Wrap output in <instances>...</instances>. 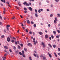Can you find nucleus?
Wrapping results in <instances>:
<instances>
[{
    "label": "nucleus",
    "instance_id": "f257e3e1",
    "mask_svg": "<svg viewBox=\"0 0 60 60\" xmlns=\"http://www.w3.org/2000/svg\"><path fill=\"white\" fill-rule=\"evenodd\" d=\"M7 38V41L8 42H11V39H10L9 37H8V38Z\"/></svg>",
    "mask_w": 60,
    "mask_h": 60
},
{
    "label": "nucleus",
    "instance_id": "f03ea898",
    "mask_svg": "<svg viewBox=\"0 0 60 60\" xmlns=\"http://www.w3.org/2000/svg\"><path fill=\"white\" fill-rule=\"evenodd\" d=\"M56 21H57V18L56 17L55 18V20H54V23L56 24Z\"/></svg>",
    "mask_w": 60,
    "mask_h": 60
},
{
    "label": "nucleus",
    "instance_id": "7ed1b4c3",
    "mask_svg": "<svg viewBox=\"0 0 60 60\" xmlns=\"http://www.w3.org/2000/svg\"><path fill=\"white\" fill-rule=\"evenodd\" d=\"M29 9L30 11H33V9L32 8L30 7H29Z\"/></svg>",
    "mask_w": 60,
    "mask_h": 60
},
{
    "label": "nucleus",
    "instance_id": "20e7f679",
    "mask_svg": "<svg viewBox=\"0 0 60 60\" xmlns=\"http://www.w3.org/2000/svg\"><path fill=\"white\" fill-rule=\"evenodd\" d=\"M4 48H5V49H8V48L7 46H4Z\"/></svg>",
    "mask_w": 60,
    "mask_h": 60
},
{
    "label": "nucleus",
    "instance_id": "39448f33",
    "mask_svg": "<svg viewBox=\"0 0 60 60\" xmlns=\"http://www.w3.org/2000/svg\"><path fill=\"white\" fill-rule=\"evenodd\" d=\"M1 1V2H3V3H5V0H0Z\"/></svg>",
    "mask_w": 60,
    "mask_h": 60
},
{
    "label": "nucleus",
    "instance_id": "423d86ee",
    "mask_svg": "<svg viewBox=\"0 0 60 60\" xmlns=\"http://www.w3.org/2000/svg\"><path fill=\"white\" fill-rule=\"evenodd\" d=\"M38 33L39 34H40V35H42V33L41 32H39Z\"/></svg>",
    "mask_w": 60,
    "mask_h": 60
},
{
    "label": "nucleus",
    "instance_id": "0eeeda50",
    "mask_svg": "<svg viewBox=\"0 0 60 60\" xmlns=\"http://www.w3.org/2000/svg\"><path fill=\"white\" fill-rule=\"evenodd\" d=\"M48 54H49V57H50V58L52 57V56H51V55L50 54H49V53H48Z\"/></svg>",
    "mask_w": 60,
    "mask_h": 60
},
{
    "label": "nucleus",
    "instance_id": "6e6552de",
    "mask_svg": "<svg viewBox=\"0 0 60 60\" xmlns=\"http://www.w3.org/2000/svg\"><path fill=\"white\" fill-rule=\"evenodd\" d=\"M35 17H36L37 18L38 17V15L37 13H35Z\"/></svg>",
    "mask_w": 60,
    "mask_h": 60
},
{
    "label": "nucleus",
    "instance_id": "1a4fd4ad",
    "mask_svg": "<svg viewBox=\"0 0 60 60\" xmlns=\"http://www.w3.org/2000/svg\"><path fill=\"white\" fill-rule=\"evenodd\" d=\"M54 54L56 57H57V55H56V53L54 52Z\"/></svg>",
    "mask_w": 60,
    "mask_h": 60
},
{
    "label": "nucleus",
    "instance_id": "9d476101",
    "mask_svg": "<svg viewBox=\"0 0 60 60\" xmlns=\"http://www.w3.org/2000/svg\"><path fill=\"white\" fill-rule=\"evenodd\" d=\"M38 43V42H37V40H36V41L34 43V45H36V43Z\"/></svg>",
    "mask_w": 60,
    "mask_h": 60
},
{
    "label": "nucleus",
    "instance_id": "9b49d317",
    "mask_svg": "<svg viewBox=\"0 0 60 60\" xmlns=\"http://www.w3.org/2000/svg\"><path fill=\"white\" fill-rule=\"evenodd\" d=\"M28 46H31L32 45L31 44V43H29L27 44Z\"/></svg>",
    "mask_w": 60,
    "mask_h": 60
},
{
    "label": "nucleus",
    "instance_id": "f8f14e48",
    "mask_svg": "<svg viewBox=\"0 0 60 60\" xmlns=\"http://www.w3.org/2000/svg\"><path fill=\"white\" fill-rule=\"evenodd\" d=\"M45 37L46 38H48V35H46L45 36Z\"/></svg>",
    "mask_w": 60,
    "mask_h": 60
},
{
    "label": "nucleus",
    "instance_id": "ddd939ff",
    "mask_svg": "<svg viewBox=\"0 0 60 60\" xmlns=\"http://www.w3.org/2000/svg\"><path fill=\"white\" fill-rule=\"evenodd\" d=\"M23 4H24V5H25V4H27V3H26V2L25 1V2H24V3H23Z\"/></svg>",
    "mask_w": 60,
    "mask_h": 60
},
{
    "label": "nucleus",
    "instance_id": "4468645a",
    "mask_svg": "<svg viewBox=\"0 0 60 60\" xmlns=\"http://www.w3.org/2000/svg\"><path fill=\"white\" fill-rule=\"evenodd\" d=\"M15 51L16 53H19V51L18 50H17L16 51Z\"/></svg>",
    "mask_w": 60,
    "mask_h": 60
},
{
    "label": "nucleus",
    "instance_id": "2eb2a0df",
    "mask_svg": "<svg viewBox=\"0 0 60 60\" xmlns=\"http://www.w3.org/2000/svg\"><path fill=\"white\" fill-rule=\"evenodd\" d=\"M33 41L34 42H35V38H34L33 39Z\"/></svg>",
    "mask_w": 60,
    "mask_h": 60
},
{
    "label": "nucleus",
    "instance_id": "dca6fc26",
    "mask_svg": "<svg viewBox=\"0 0 60 60\" xmlns=\"http://www.w3.org/2000/svg\"><path fill=\"white\" fill-rule=\"evenodd\" d=\"M1 38H4V36L3 35L1 37Z\"/></svg>",
    "mask_w": 60,
    "mask_h": 60
},
{
    "label": "nucleus",
    "instance_id": "f3484780",
    "mask_svg": "<svg viewBox=\"0 0 60 60\" xmlns=\"http://www.w3.org/2000/svg\"><path fill=\"white\" fill-rule=\"evenodd\" d=\"M27 23H28V24H30V21H29L28 20H27Z\"/></svg>",
    "mask_w": 60,
    "mask_h": 60
},
{
    "label": "nucleus",
    "instance_id": "a211bd4d",
    "mask_svg": "<svg viewBox=\"0 0 60 60\" xmlns=\"http://www.w3.org/2000/svg\"><path fill=\"white\" fill-rule=\"evenodd\" d=\"M53 48H55L56 47V45H53Z\"/></svg>",
    "mask_w": 60,
    "mask_h": 60
},
{
    "label": "nucleus",
    "instance_id": "6ab92c4d",
    "mask_svg": "<svg viewBox=\"0 0 60 60\" xmlns=\"http://www.w3.org/2000/svg\"><path fill=\"white\" fill-rule=\"evenodd\" d=\"M18 49H20L21 48L20 46H19V45H18Z\"/></svg>",
    "mask_w": 60,
    "mask_h": 60
},
{
    "label": "nucleus",
    "instance_id": "aec40b11",
    "mask_svg": "<svg viewBox=\"0 0 60 60\" xmlns=\"http://www.w3.org/2000/svg\"><path fill=\"white\" fill-rule=\"evenodd\" d=\"M48 45H49V46H50V48H52V46L51 45H50V44H48Z\"/></svg>",
    "mask_w": 60,
    "mask_h": 60
},
{
    "label": "nucleus",
    "instance_id": "412c9836",
    "mask_svg": "<svg viewBox=\"0 0 60 60\" xmlns=\"http://www.w3.org/2000/svg\"><path fill=\"white\" fill-rule=\"evenodd\" d=\"M22 54H24L25 53V52H24V51L23 50L22 51Z\"/></svg>",
    "mask_w": 60,
    "mask_h": 60
},
{
    "label": "nucleus",
    "instance_id": "4be33fe9",
    "mask_svg": "<svg viewBox=\"0 0 60 60\" xmlns=\"http://www.w3.org/2000/svg\"><path fill=\"white\" fill-rule=\"evenodd\" d=\"M51 37L52 39H54V36H53V35H52Z\"/></svg>",
    "mask_w": 60,
    "mask_h": 60
},
{
    "label": "nucleus",
    "instance_id": "5701e85b",
    "mask_svg": "<svg viewBox=\"0 0 60 60\" xmlns=\"http://www.w3.org/2000/svg\"><path fill=\"white\" fill-rule=\"evenodd\" d=\"M24 50H25V51H27V49L25 48H24Z\"/></svg>",
    "mask_w": 60,
    "mask_h": 60
},
{
    "label": "nucleus",
    "instance_id": "b1692460",
    "mask_svg": "<svg viewBox=\"0 0 60 60\" xmlns=\"http://www.w3.org/2000/svg\"><path fill=\"white\" fill-rule=\"evenodd\" d=\"M50 17L51 18H52V17H53V14H51L50 15Z\"/></svg>",
    "mask_w": 60,
    "mask_h": 60
},
{
    "label": "nucleus",
    "instance_id": "393cba45",
    "mask_svg": "<svg viewBox=\"0 0 60 60\" xmlns=\"http://www.w3.org/2000/svg\"><path fill=\"white\" fill-rule=\"evenodd\" d=\"M53 33L54 34H56V31H53Z\"/></svg>",
    "mask_w": 60,
    "mask_h": 60
},
{
    "label": "nucleus",
    "instance_id": "a878e982",
    "mask_svg": "<svg viewBox=\"0 0 60 60\" xmlns=\"http://www.w3.org/2000/svg\"><path fill=\"white\" fill-rule=\"evenodd\" d=\"M25 31L27 33H28V30L27 29H26L25 30Z\"/></svg>",
    "mask_w": 60,
    "mask_h": 60
},
{
    "label": "nucleus",
    "instance_id": "bb28decb",
    "mask_svg": "<svg viewBox=\"0 0 60 60\" xmlns=\"http://www.w3.org/2000/svg\"><path fill=\"white\" fill-rule=\"evenodd\" d=\"M11 42H12L13 43V42H14L15 41L13 40H11Z\"/></svg>",
    "mask_w": 60,
    "mask_h": 60
},
{
    "label": "nucleus",
    "instance_id": "cd10ccee",
    "mask_svg": "<svg viewBox=\"0 0 60 60\" xmlns=\"http://www.w3.org/2000/svg\"><path fill=\"white\" fill-rule=\"evenodd\" d=\"M15 44L16 45H17L18 44V43H17V41H16L15 42Z\"/></svg>",
    "mask_w": 60,
    "mask_h": 60
},
{
    "label": "nucleus",
    "instance_id": "c85d7f7f",
    "mask_svg": "<svg viewBox=\"0 0 60 60\" xmlns=\"http://www.w3.org/2000/svg\"><path fill=\"white\" fill-rule=\"evenodd\" d=\"M22 56L23 57H26L25 56V55H24V54H22Z\"/></svg>",
    "mask_w": 60,
    "mask_h": 60
},
{
    "label": "nucleus",
    "instance_id": "c756f323",
    "mask_svg": "<svg viewBox=\"0 0 60 60\" xmlns=\"http://www.w3.org/2000/svg\"><path fill=\"white\" fill-rule=\"evenodd\" d=\"M43 47H44V48H45L46 47V45H45L44 44L43 45Z\"/></svg>",
    "mask_w": 60,
    "mask_h": 60
},
{
    "label": "nucleus",
    "instance_id": "7c9ffc66",
    "mask_svg": "<svg viewBox=\"0 0 60 60\" xmlns=\"http://www.w3.org/2000/svg\"><path fill=\"white\" fill-rule=\"evenodd\" d=\"M24 10H25V11H26V10H27V9L25 8H24Z\"/></svg>",
    "mask_w": 60,
    "mask_h": 60
},
{
    "label": "nucleus",
    "instance_id": "2f4dec72",
    "mask_svg": "<svg viewBox=\"0 0 60 60\" xmlns=\"http://www.w3.org/2000/svg\"><path fill=\"white\" fill-rule=\"evenodd\" d=\"M29 33L30 34H32V32L31 31H30Z\"/></svg>",
    "mask_w": 60,
    "mask_h": 60
},
{
    "label": "nucleus",
    "instance_id": "473e14b6",
    "mask_svg": "<svg viewBox=\"0 0 60 60\" xmlns=\"http://www.w3.org/2000/svg\"><path fill=\"white\" fill-rule=\"evenodd\" d=\"M36 24H34V27H36Z\"/></svg>",
    "mask_w": 60,
    "mask_h": 60
},
{
    "label": "nucleus",
    "instance_id": "72a5a7b5",
    "mask_svg": "<svg viewBox=\"0 0 60 60\" xmlns=\"http://www.w3.org/2000/svg\"><path fill=\"white\" fill-rule=\"evenodd\" d=\"M10 27V26L9 25H8L7 26V27Z\"/></svg>",
    "mask_w": 60,
    "mask_h": 60
},
{
    "label": "nucleus",
    "instance_id": "f704fd0d",
    "mask_svg": "<svg viewBox=\"0 0 60 60\" xmlns=\"http://www.w3.org/2000/svg\"><path fill=\"white\" fill-rule=\"evenodd\" d=\"M29 58L30 60H32V59H31L32 58L31 57H29Z\"/></svg>",
    "mask_w": 60,
    "mask_h": 60
},
{
    "label": "nucleus",
    "instance_id": "c9c22d12",
    "mask_svg": "<svg viewBox=\"0 0 60 60\" xmlns=\"http://www.w3.org/2000/svg\"><path fill=\"white\" fill-rule=\"evenodd\" d=\"M3 13L4 14H5V11L4 10L3 11Z\"/></svg>",
    "mask_w": 60,
    "mask_h": 60
},
{
    "label": "nucleus",
    "instance_id": "e433bc0d",
    "mask_svg": "<svg viewBox=\"0 0 60 60\" xmlns=\"http://www.w3.org/2000/svg\"><path fill=\"white\" fill-rule=\"evenodd\" d=\"M56 38H59V36H58V35L57 36H56Z\"/></svg>",
    "mask_w": 60,
    "mask_h": 60
},
{
    "label": "nucleus",
    "instance_id": "4c0bfd02",
    "mask_svg": "<svg viewBox=\"0 0 60 60\" xmlns=\"http://www.w3.org/2000/svg\"><path fill=\"white\" fill-rule=\"evenodd\" d=\"M40 57L41 58L42 57H43V55H42V54H41L40 56Z\"/></svg>",
    "mask_w": 60,
    "mask_h": 60
},
{
    "label": "nucleus",
    "instance_id": "58836bf2",
    "mask_svg": "<svg viewBox=\"0 0 60 60\" xmlns=\"http://www.w3.org/2000/svg\"><path fill=\"white\" fill-rule=\"evenodd\" d=\"M38 12L39 13H40L41 12V10H40L39 9L38 11Z\"/></svg>",
    "mask_w": 60,
    "mask_h": 60
},
{
    "label": "nucleus",
    "instance_id": "ea45409f",
    "mask_svg": "<svg viewBox=\"0 0 60 60\" xmlns=\"http://www.w3.org/2000/svg\"><path fill=\"white\" fill-rule=\"evenodd\" d=\"M35 12H36V13H37V10L35 9Z\"/></svg>",
    "mask_w": 60,
    "mask_h": 60
},
{
    "label": "nucleus",
    "instance_id": "a19ab883",
    "mask_svg": "<svg viewBox=\"0 0 60 60\" xmlns=\"http://www.w3.org/2000/svg\"><path fill=\"white\" fill-rule=\"evenodd\" d=\"M13 48L14 49H16V47H15V46H14Z\"/></svg>",
    "mask_w": 60,
    "mask_h": 60
},
{
    "label": "nucleus",
    "instance_id": "79ce46f5",
    "mask_svg": "<svg viewBox=\"0 0 60 60\" xmlns=\"http://www.w3.org/2000/svg\"><path fill=\"white\" fill-rule=\"evenodd\" d=\"M31 23L32 25H33V24H34V22L32 21L31 22Z\"/></svg>",
    "mask_w": 60,
    "mask_h": 60
},
{
    "label": "nucleus",
    "instance_id": "37998d69",
    "mask_svg": "<svg viewBox=\"0 0 60 60\" xmlns=\"http://www.w3.org/2000/svg\"><path fill=\"white\" fill-rule=\"evenodd\" d=\"M57 31L58 33L60 34V30H57Z\"/></svg>",
    "mask_w": 60,
    "mask_h": 60
},
{
    "label": "nucleus",
    "instance_id": "c03bdc74",
    "mask_svg": "<svg viewBox=\"0 0 60 60\" xmlns=\"http://www.w3.org/2000/svg\"><path fill=\"white\" fill-rule=\"evenodd\" d=\"M43 59H46V57H43Z\"/></svg>",
    "mask_w": 60,
    "mask_h": 60
},
{
    "label": "nucleus",
    "instance_id": "a18cd8bd",
    "mask_svg": "<svg viewBox=\"0 0 60 60\" xmlns=\"http://www.w3.org/2000/svg\"><path fill=\"white\" fill-rule=\"evenodd\" d=\"M20 45L21 47H23V44H21Z\"/></svg>",
    "mask_w": 60,
    "mask_h": 60
},
{
    "label": "nucleus",
    "instance_id": "49530a36",
    "mask_svg": "<svg viewBox=\"0 0 60 60\" xmlns=\"http://www.w3.org/2000/svg\"><path fill=\"white\" fill-rule=\"evenodd\" d=\"M57 15L58 17H60V15L59 14H57Z\"/></svg>",
    "mask_w": 60,
    "mask_h": 60
},
{
    "label": "nucleus",
    "instance_id": "de8ad7c7",
    "mask_svg": "<svg viewBox=\"0 0 60 60\" xmlns=\"http://www.w3.org/2000/svg\"><path fill=\"white\" fill-rule=\"evenodd\" d=\"M24 13H26L27 12V11L26 10L24 11Z\"/></svg>",
    "mask_w": 60,
    "mask_h": 60
},
{
    "label": "nucleus",
    "instance_id": "09e8293b",
    "mask_svg": "<svg viewBox=\"0 0 60 60\" xmlns=\"http://www.w3.org/2000/svg\"><path fill=\"white\" fill-rule=\"evenodd\" d=\"M13 39H14V40H16V38H15L14 37H13Z\"/></svg>",
    "mask_w": 60,
    "mask_h": 60
},
{
    "label": "nucleus",
    "instance_id": "8fccbe9b",
    "mask_svg": "<svg viewBox=\"0 0 60 60\" xmlns=\"http://www.w3.org/2000/svg\"><path fill=\"white\" fill-rule=\"evenodd\" d=\"M44 43H43V42H42V45H44Z\"/></svg>",
    "mask_w": 60,
    "mask_h": 60
},
{
    "label": "nucleus",
    "instance_id": "3c124183",
    "mask_svg": "<svg viewBox=\"0 0 60 60\" xmlns=\"http://www.w3.org/2000/svg\"><path fill=\"white\" fill-rule=\"evenodd\" d=\"M19 54L20 55H22V53H21V52H19Z\"/></svg>",
    "mask_w": 60,
    "mask_h": 60
},
{
    "label": "nucleus",
    "instance_id": "603ef678",
    "mask_svg": "<svg viewBox=\"0 0 60 60\" xmlns=\"http://www.w3.org/2000/svg\"><path fill=\"white\" fill-rule=\"evenodd\" d=\"M34 56H36V54H35L34 53Z\"/></svg>",
    "mask_w": 60,
    "mask_h": 60
},
{
    "label": "nucleus",
    "instance_id": "864d4df0",
    "mask_svg": "<svg viewBox=\"0 0 60 60\" xmlns=\"http://www.w3.org/2000/svg\"><path fill=\"white\" fill-rule=\"evenodd\" d=\"M26 6H28L29 5V4H26Z\"/></svg>",
    "mask_w": 60,
    "mask_h": 60
},
{
    "label": "nucleus",
    "instance_id": "5fc2aeb1",
    "mask_svg": "<svg viewBox=\"0 0 60 60\" xmlns=\"http://www.w3.org/2000/svg\"><path fill=\"white\" fill-rule=\"evenodd\" d=\"M0 25H2V22H0Z\"/></svg>",
    "mask_w": 60,
    "mask_h": 60
},
{
    "label": "nucleus",
    "instance_id": "6e6d98bb",
    "mask_svg": "<svg viewBox=\"0 0 60 60\" xmlns=\"http://www.w3.org/2000/svg\"><path fill=\"white\" fill-rule=\"evenodd\" d=\"M7 30H8V31H9V27H7Z\"/></svg>",
    "mask_w": 60,
    "mask_h": 60
},
{
    "label": "nucleus",
    "instance_id": "4d7b16f0",
    "mask_svg": "<svg viewBox=\"0 0 60 60\" xmlns=\"http://www.w3.org/2000/svg\"><path fill=\"white\" fill-rule=\"evenodd\" d=\"M9 51H10V52H12V51L11 50V49H10Z\"/></svg>",
    "mask_w": 60,
    "mask_h": 60
},
{
    "label": "nucleus",
    "instance_id": "13d9d810",
    "mask_svg": "<svg viewBox=\"0 0 60 60\" xmlns=\"http://www.w3.org/2000/svg\"><path fill=\"white\" fill-rule=\"evenodd\" d=\"M0 19H2V17L1 16V15H0Z\"/></svg>",
    "mask_w": 60,
    "mask_h": 60
},
{
    "label": "nucleus",
    "instance_id": "bf43d9fd",
    "mask_svg": "<svg viewBox=\"0 0 60 60\" xmlns=\"http://www.w3.org/2000/svg\"><path fill=\"white\" fill-rule=\"evenodd\" d=\"M55 1H56V2H58V1H59V0H55Z\"/></svg>",
    "mask_w": 60,
    "mask_h": 60
},
{
    "label": "nucleus",
    "instance_id": "052dcab7",
    "mask_svg": "<svg viewBox=\"0 0 60 60\" xmlns=\"http://www.w3.org/2000/svg\"><path fill=\"white\" fill-rule=\"evenodd\" d=\"M6 58V57H2V58L3 59H5Z\"/></svg>",
    "mask_w": 60,
    "mask_h": 60
},
{
    "label": "nucleus",
    "instance_id": "680f3d73",
    "mask_svg": "<svg viewBox=\"0 0 60 60\" xmlns=\"http://www.w3.org/2000/svg\"><path fill=\"white\" fill-rule=\"evenodd\" d=\"M48 26L49 27H50V24H48Z\"/></svg>",
    "mask_w": 60,
    "mask_h": 60
},
{
    "label": "nucleus",
    "instance_id": "e2e57ef3",
    "mask_svg": "<svg viewBox=\"0 0 60 60\" xmlns=\"http://www.w3.org/2000/svg\"><path fill=\"white\" fill-rule=\"evenodd\" d=\"M58 50H59V51L60 52V48H58Z\"/></svg>",
    "mask_w": 60,
    "mask_h": 60
},
{
    "label": "nucleus",
    "instance_id": "0e129e2a",
    "mask_svg": "<svg viewBox=\"0 0 60 60\" xmlns=\"http://www.w3.org/2000/svg\"><path fill=\"white\" fill-rule=\"evenodd\" d=\"M58 55L59 56H60V53H58Z\"/></svg>",
    "mask_w": 60,
    "mask_h": 60
},
{
    "label": "nucleus",
    "instance_id": "69168bd1",
    "mask_svg": "<svg viewBox=\"0 0 60 60\" xmlns=\"http://www.w3.org/2000/svg\"><path fill=\"white\" fill-rule=\"evenodd\" d=\"M15 8H16L17 9H19V8H18V7H16Z\"/></svg>",
    "mask_w": 60,
    "mask_h": 60
},
{
    "label": "nucleus",
    "instance_id": "338daca9",
    "mask_svg": "<svg viewBox=\"0 0 60 60\" xmlns=\"http://www.w3.org/2000/svg\"><path fill=\"white\" fill-rule=\"evenodd\" d=\"M20 16L21 18H23V16H21V15H20Z\"/></svg>",
    "mask_w": 60,
    "mask_h": 60
},
{
    "label": "nucleus",
    "instance_id": "774afa93",
    "mask_svg": "<svg viewBox=\"0 0 60 60\" xmlns=\"http://www.w3.org/2000/svg\"><path fill=\"white\" fill-rule=\"evenodd\" d=\"M36 56L37 57V58H39V56L38 55H37Z\"/></svg>",
    "mask_w": 60,
    "mask_h": 60
}]
</instances>
